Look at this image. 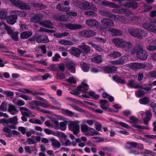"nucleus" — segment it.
<instances>
[{
  "label": "nucleus",
  "instance_id": "nucleus-1",
  "mask_svg": "<svg viewBox=\"0 0 156 156\" xmlns=\"http://www.w3.org/2000/svg\"><path fill=\"white\" fill-rule=\"evenodd\" d=\"M43 15L37 13L34 16L30 19L31 22L34 23H39V24L43 27L48 28H52L53 27L51 26L52 23L49 20H45L41 21L43 18Z\"/></svg>",
  "mask_w": 156,
  "mask_h": 156
},
{
  "label": "nucleus",
  "instance_id": "nucleus-2",
  "mask_svg": "<svg viewBox=\"0 0 156 156\" xmlns=\"http://www.w3.org/2000/svg\"><path fill=\"white\" fill-rule=\"evenodd\" d=\"M132 54H136L139 59L144 60L147 58V53L143 49L142 45L138 44L136 47L131 51Z\"/></svg>",
  "mask_w": 156,
  "mask_h": 156
},
{
  "label": "nucleus",
  "instance_id": "nucleus-3",
  "mask_svg": "<svg viewBox=\"0 0 156 156\" xmlns=\"http://www.w3.org/2000/svg\"><path fill=\"white\" fill-rule=\"evenodd\" d=\"M129 33L132 36L139 39H142L143 37L147 35V34L144 30L140 29L134 28L129 30Z\"/></svg>",
  "mask_w": 156,
  "mask_h": 156
},
{
  "label": "nucleus",
  "instance_id": "nucleus-4",
  "mask_svg": "<svg viewBox=\"0 0 156 156\" xmlns=\"http://www.w3.org/2000/svg\"><path fill=\"white\" fill-rule=\"evenodd\" d=\"M12 4L21 9L30 10L31 9L30 3L24 2L20 0H9Z\"/></svg>",
  "mask_w": 156,
  "mask_h": 156
},
{
  "label": "nucleus",
  "instance_id": "nucleus-5",
  "mask_svg": "<svg viewBox=\"0 0 156 156\" xmlns=\"http://www.w3.org/2000/svg\"><path fill=\"white\" fill-rule=\"evenodd\" d=\"M89 85L87 83L83 82L79 86L76 88V90H73L70 92L71 94L77 95L80 94L79 91H82L84 93L87 92V90L88 89Z\"/></svg>",
  "mask_w": 156,
  "mask_h": 156
},
{
  "label": "nucleus",
  "instance_id": "nucleus-6",
  "mask_svg": "<svg viewBox=\"0 0 156 156\" xmlns=\"http://www.w3.org/2000/svg\"><path fill=\"white\" fill-rule=\"evenodd\" d=\"M69 129L73 131V133L76 135L80 132V126L78 123L74 122H71L69 125Z\"/></svg>",
  "mask_w": 156,
  "mask_h": 156
},
{
  "label": "nucleus",
  "instance_id": "nucleus-7",
  "mask_svg": "<svg viewBox=\"0 0 156 156\" xmlns=\"http://www.w3.org/2000/svg\"><path fill=\"white\" fill-rule=\"evenodd\" d=\"M142 27L153 32L156 33V22L151 23H145L142 25Z\"/></svg>",
  "mask_w": 156,
  "mask_h": 156
},
{
  "label": "nucleus",
  "instance_id": "nucleus-8",
  "mask_svg": "<svg viewBox=\"0 0 156 156\" xmlns=\"http://www.w3.org/2000/svg\"><path fill=\"white\" fill-rule=\"evenodd\" d=\"M102 69L105 73H112L117 71V67L113 66H102Z\"/></svg>",
  "mask_w": 156,
  "mask_h": 156
},
{
  "label": "nucleus",
  "instance_id": "nucleus-9",
  "mask_svg": "<svg viewBox=\"0 0 156 156\" xmlns=\"http://www.w3.org/2000/svg\"><path fill=\"white\" fill-rule=\"evenodd\" d=\"M18 118L17 116H14L12 118H9L7 120L4 118L1 119V122L3 123V125L5 126L4 123L8 124L9 123H13L16 125L18 123Z\"/></svg>",
  "mask_w": 156,
  "mask_h": 156
},
{
  "label": "nucleus",
  "instance_id": "nucleus-10",
  "mask_svg": "<svg viewBox=\"0 0 156 156\" xmlns=\"http://www.w3.org/2000/svg\"><path fill=\"white\" fill-rule=\"evenodd\" d=\"M129 66L133 70H136L138 69L144 68L146 66L143 63L135 62L130 63L129 64Z\"/></svg>",
  "mask_w": 156,
  "mask_h": 156
},
{
  "label": "nucleus",
  "instance_id": "nucleus-11",
  "mask_svg": "<svg viewBox=\"0 0 156 156\" xmlns=\"http://www.w3.org/2000/svg\"><path fill=\"white\" fill-rule=\"evenodd\" d=\"M64 26L66 28L72 30L80 29L82 27L81 25L77 24L67 23L65 24Z\"/></svg>",
  "mask_w": 156,
  "mask_h": 156
},
{
  "label": "nucleus",
  "instance_id": "nucleus-12",
  "mask_svg": "<svg viewBox=\"0 0 156 156\" xmlns=\"http://www.w3.org/2000/svg\"><path fill=\"white\" fill-rule=\"evenodd\" d=\"M80 34L86 37H90L94 36L96 35V33L93 30H85L80 32Z\"/></svg>",
  "mask_w": 156,
  "mask_h": 156
},
{
  "label": "nucleus",
  "instance_id": "nucleus-13",
  "mask_svg": "<svg viewBox=\"0 0 156 156\" xmlns=\"http://www.w3.org/2000/svg\"><path fill=\"white\" fill-rule=\"evenodd\" d=\"M112 41L117 47L122 48L124 41L122 39L115 38L112 39Z\"/></svg>",
  "mask_w": 156,
  "mask_h": 156
},
{
  "label": "nucleus",
  "instance_id": "nucleus-14",
  "mask_svg": "<svg viewBox=\"0 0 156 156\" xmlns=\"http://www.w3.org/2000/svg\"><path fill=\"white\" fill-rule=\"evenodd\" d=\"M53 17L55 20L59 21L65 22L67 20V18L65 15H60L58 13L54 14Z\"/></svg>",
  "mask_w": 156,
  "mask_h": 156
},
{
  "label": "nucleus",
  "instance_id": "nucleus-15",
  "mask_svg": "<svg viewBox=\"0 0 156 156\" xmlns=\"http://www.w3.org/2000/svg\"><path fill=\"white\" fill-rule=\"evenodd\" d=\"M17 19L16 15H12L8 16L6 20L9 24L13 25L16 22Z\"/></svg>",
  "mask_w": 156,
  "mask_h": 156
},
{
  "label": "nucleus",
  "instance_id": "nucleus-16",
  "mask_svg": "<svg viewBox=\"0 0 156 156\" xmlns=\"http://www.w3.org/2000/svg\"><path fill=\"white\" fill-rule=\"evenodd\" d=\"M108 31L113 36H120L122 34V32L121 30L112 28H109Z\"/></svg>",
  "mask_w": 156,
  "mask_h": 156
},
{
  "label": "nucleus",
  "instance_id": "nucleus-17",
  "mask_svg": "<svg viewBox=\"0 0 156 156\" xmlns=\"http://www.w3.org/2000/svg\"><path fill=\"white\" fill-rule=\"evenodd\" d=\"M138 3L135 1L128 2L125 3L124 5V7H127L128 8H131L133 9H136L138 7Z\"/></svg>",
  "mask_w": 156,
  "mask_h": 156
},
{
  "label": "nucleus",
  "instance_id": "nucleus-18",
  "mask_svg": "<svg viewBox=\"0 0 156 156\" xmlns=\"http://www.w3.org/2000/svg\"><path fill=\"white\" fill-rule=\"evenodd\" d=\"M101 23L103 26H113L114 25L112 20L107 18H103L101 19Z\"/></svg>",
  "mask_w": 156,
  "mask_h": 156
},
{
  "label": "nucleus",
  "instance_id": "nucleus-19",
  "mask_svg": "<svg viewBox=\"0 0 156 156\" xmlns=\"http://www.w3.org/2000/svg\"><path fill=\"white\" fill-rule=\"evenodd\" d=\"M66 65L68 69L72 73H76V65L75 63L71 62H67L66 63Z\"/></svg>",
  "mask_w": 156,
  "mask_h": 156
},
{
  "label": "nucleus",
  "instance_id": "nucleus-20",
  "mask_svg": "<svg viewBox=\"0 0 156 156\" xmlns=\"http://www.w3.org/2000/svg\"><path fill=\"white\" fill-rule=\"evenodd\" d=\"M70 53L74 56L78 57L81 54V50L79 48L73 47L70 48L69 50Z\"/></svg>",
  "mask_w": 156,
  "mask_h": 156
},
{
  "label": "nucleus",
  "instance_id": "nucleus-21",
  "mask_svg": "<svg viewBox=\"0 0 156 156\" xmlns=\"http://www.w3.org/2000/svg\"><path fill=\"white\" fill-rule=\"evenodd\" d=\"M33 34L32 32L30 31H26L22 32L20 35V38L22 39L28 38Z\"/></svg>",
  "mask_w": 156,
  "mask_h": 156
},
{
  "label": "nucleus",
  "instance_id": "nucleus-22",
  "mask_svg": "<svg viewBox=\"0 0 156 156\" xmlns=\"http://www.w3.org/2000/svg\"><path fill=\"white\" fill-rule=\"evenodd\" d=\"M100 14L102 16L109 17L110 18H115V16L113 15L105 10H101L99 11Z\"/></svg>",
  "mask_w": 156,
  "mask_h": 156
},
{
  "label": "nucleus",
  "instance_id": "nucleus-23",
  "mask_svg": "<svg viewBox=\"0 0 156 156\" xmlns=\"http://www.w3.org/2000/svg\"><path fill=\"white\" fill-rule=\"evenodd\" d=\"M8 110L9 112L12 115L17 114L18 112V111L16 107L13 105L11 104L9 105Z\"/></svg>",
  "mask_w": 156,
  "mask_h": 156
},
{
  "label": "nucleus",
  "instance_id": "nucleus-24",
  "mask_svg": "<svg viewBox=\"0 0 156 156\" xmlns=\"http://www.w3.org/2000/svg\"><path fill=\"white\" fill-rule=\"evenodd\" d=\"M29 106L33 109L36 108L39 111L40 108L38 107V101L32 100L29 104Z\"/></svg>",
  "mask_w": 156,
  "mask_h": 156
},
{
  "label": "nucleus",
  "instance_id": "nucleus-25",
  "mask_svg": "<svg viewBox=\"0 0 156 156\" xmlns=\"http://www.w3.org/2000/svg\"><path fill=\"white\" fill-rule=\"evenodd\" d=\"M68 123V121L65 120L60 122L57 127V128L61 130L64 131L66 129V126Z\"/></svg>",
  "mask_w": 156,
  "mask_h": 156
},
{
  "label": "nucleus",
  "instance_id": "nucleus-26",
  "mask_svg": "<svg viewBox=\"0 0 156 156\" xmlns=\"http://www.w3.org/2000/svg\"><path fill=\"white\" fill-rule=\"evenodd\" d=\"M85 23L87 25L91 26H95L99 24V23L97 21L91 19L87 20Z\"/></svg>",
  "mask_w": 156,
  "mask_h": 156
},
{
  "label": "nucleus",
  "instance_id": "nucleus-27",
  "mask_svg": "<svg viewBox=\"0 0 156 156\" xmlns=\"http://www.w3.org/2000/svg\"><path fill=\"white\" fill-rule=\"evenodd\" d=\"M50 141L51 142V145L55 148H59L61 146L60 142L58 140L52 137L50 139Z\"/></svg>",
  "mask_w": 156,
  "mask_h": 156
},
{
  "label": "nucleus",
  "instance_id": "nucleus-28",
  "mask_svg": "<svg viewBox=\"0 0 156 156\" xmlns=\"http://www.w3.org/2000/svg\"><path fill=\"white\" fill-rule=\"evenodd\" d=\"M8 12L7 9H2L0 11V19L2 20L6 19L7 17Z\"/></svg>",
  "mask_w": 156,
  "mask_h": 156
},
{
  "label": "nucleus",
  "instance_id": "nucleus-29",
  "mask_svg": "<svg viewBox=\"0 0 156 156\" xmlns=\"http://www.w3.org/2000/svg\"><path fill=\"white\" fill-rule=\"evenodd\" d=\"M102 3L105 6H107L111 8H117L119 7L118 5L113 3L108 2L105 0L103 1Z\"/></svg>",
  "mask_w": 156,
  "mask_h": 156
},
{
  "label": "nucleus",
  "instance_id": "nucleus-30",
  "mask_svg": "<svg viewBox=\"0 0 156 156\" xmlns=\"http://www.w3.org/2000/svg\"><path fill=\"white\" fill-rule=\"evenodd\" d=\"M82 70L84 72H87L89 71L90 66L89 64L86 62H83L80 63Z\"/></svg>",
  "mask_w": 156,
  "mask_h": 156
},
{
  "label": "nucleus",
  "instance_id": "nucleus-31",
  "mask_svg": "<svg viewBox=\"0 0 156 156\" xmlns=\"http://www.w3.org/2000/svg\"><path fill=\"white\" fill-rule=\"evenodd\" d=\"M102 56L101 55H95L92 59V61L97 63H100L102 62Z\"/></svg>",
  "mask_w": 156,
  "mask_h": 156
},
{
  "label": "nucleus",
  "instance_id": "nucleus-32",
  "mask_svg": "<svg viewBox=\"0 0 156 156\" xmlns=\"http://www.w3.org/2000/svg\"><path fill=\"white\" fill-rule=\"evenodd\" d=\"M112 79L118 83H120L122 84L126 83V81L124 80L121 79L118 76H112Z\"/></svg>",
  "mask_w": 156,
  "mask_h": 156
},
{
  "label": "nucleus",
  "instance_id": "nucleus-33",
  "mask_svg": "<svg viewBox=\"0 0 156 156\" xmlns=\"http://www.w3.org/2000/svg\"><path fill=\"white\" fill-rule=\"evenodd\" d=\"M2 131L6 133L5 134L7 137H11L12 136V131L11 129L7 127H4L2 129Z\"/></svg>",
  "mask_w": 156,
  "mask_h": 156
},
{
  "label": "nucleus",
  "instance_id": "nucleus-34",
  "mask_svg": "<svg viewBox=\"0 0 156 156\" xmlns=\"http://www.w3.org/2000/svg\"><path fill=\"white\" fill-rule=\"evenodd\" d=\"M108 103V101L105 99L101 100L100 101L99 104L100 108L105 111L107 107L106 106V104Z\"/></svg>",
  "mask_w": 156,
  "mask_h": 156
},
{
  "label": "nucleus",
  "instance_id": "nucleus-35",
  "mask_svg": "<svg viewBox=\"0 0 156 156\" xmlns=\"http://www.w3.org/2000/svg\"><path fill=\"white\" fill-rule=\"evenodd\" d=\"M79 48H80L86 54L89 53L90 52V48L88 45H83L79 46Z\"/></svg>",
  "mask_w": 156,
  "mask_h": 156
},
{
  "label": "nucleus",
  "instance_id": "nucleus-36",
  "mask_svg": "<svg viewBox=\"0 0 156 156\" xmlns=\"http://www.w3.org/2000/svg\"><path fill=\"white\" fill-rule=\"evenodd\" d=\"M62 114L65 115H67L69 117H72L74 115L73 112L67 109L62 110Z\"/></svg>",
  "mask_w": 156,
  "mask_h": 156
},
{
  "label": "nucleus",
  "instance_id": "nucleus-37",
  "mask_svg": "<svg viewBox=\"0 0 156 156\" xmlns=\"http://www.w3.org/2000/svg\"><path fill=\"white\" fill-rule=\"evenodd\" d=\"M125 58L124 57H122L118 60L112 61V64L113 65H122L124 63V59Z\"/></svg>",
  "mask_w": 156,
  "mask_h": 156
},
{
  "label": "nucleus",
  "instance_id": "nucleus-38",
  "mask_svg": "<svg viewBox=\"0 0 156 156\" xmlns=\"http://www.w3.org/2000/svg\"><path fill=\"white\" fill-rule=\"evenodd\" d=\"M58 43L60 44L65 45H73V42L64 39L58 42Z\"/></svg>",
  "mask_w": 156,
  "mask_h": 156
},
{
  "label": "nucleus",
  "instance_id": "nucleus-39",
  "mask_svg": "<svg viewBox=\"0 0 156 156\" xmlns=\"http://www.w3.org/2000/svg\"><path fill=\"white\" fill-rule=\"evenodd\" d=\"M83 9L88 10L91 9L92 7L90 5H91L90 3L88 2L85 1L82 3Z\"/></svg>",
  "mask_w": 156,
  "mask_h": 156
},
{
  "label": "nucleus",
  "instance_id": "nucleus-40",
  "mask_svg": "<svg viewBox=\"0 0 156 156\" xmlns=\"http://www.w3.org/2000/svg\"><path fill=\"white\" fill-rule=\"evenodd\" d=\"M95 93L94 91H91L88 92V95L94 99L97 100L100 97V95L98 94H95Z\"/></svg>",
  "mask_w": 156,
  "mask_h": 156
},
{
  "label": "nucleus",
  "instance_id": "nucleus-41",
  "mask_svg": "<svg viewBox=\"0 0 156 156\" xmlns=\"http://www.w3.org/2000/svg\"><path fill=\"white\" fill-rule=\"evenodd\" d=\"M33 5L34 7L39 8L40 9H44L47 8L46 5L42 3H34Z\"/></svg>",
  "mask_w": 156,
  "mask_h": 156
},
{
  "label": "nucleus",
  "instance_id": "nucleus-42",
  "mask_svg": "<svg viewBox=\"0 0 156 156\" xmlns=\"http://www.w3.org/2000/svg\"><path fill=\"white\" fill-rule=\"evenodd\" d=\"M127 144L129 145L130 146H126V148L127 149H130L132 148H136L137 143L133 142H129L127 143Z\"/></svg>",
  "mask_w": 156,
  "mask_h": 156
},
{
  "label": "nucleus",
  "instance_id": "nucleus-43",
  "mask_svg": "<svg viewBox=\"0 0 156 156\" xmlns=\"http://www.w3.org/2000/svg\"><path fill=\"white\" fill-rule=\"evenodd\" d=\"M129 119L130 121H128V122L130 123L136 124L139 121V119L135 116L133 115L130 116Z\"/></svg>",
  "mask_w": 156,
  "mask_h": 156
},
{
  "label": "nucleus",
  "instance_id": "nucleus-44",
  "mask_svg": "<svg viewBox=\"0 0 156 156\" xmlns=\"http://www.w3.org/2000/svg\"><path fill=\"white\" fill-rule=\"evenodd\" d=\"M128 85L132 88H137L140 87V86L138 84H136L134 81L133 80H131L129 81Z\"/></svg>",
  "mask_w": 156,
  "mask_h": 156
},
{
  "label": "nucleus",
  "instance_id": "nucleus-45",
  "mask_svg": "<svg viewBox=\"0 0 156 156\" xmlns=\"http://www.w3.org/2000/svg\"><path fill=\"white\" fill-rule=\"evenodd\" d=\"M139 103L142 105H146L149 102V99L147 97H145L139 100Z\"/></svg>",
  "mask_w": 156,
  "mask_h": 156
},
{
  "label": "nucleus",
  "instance_id": "nucleus-46",
  "mask_svg": "<svg viewBox=\"0 0 156 156\" xmlns=\"http://www.w3.org/2000/svg\"><path fill=\"white\" fill-rule=\"evenodd\" d=\"M132 46V44L130 42H127L124 41L122 48H126L127 49H129Z\"/></svg>",
  "mask_w": 156,
  "mask_h": 156
},
{
  "label": "nucleus",
  "instance_id": "nucleus-47",
  "mask_svg": "<svg viewBox=\"0 0 156 156\" xmlns=\"http://www.w3.org/2000/svg\"><path fill=\"white\" fill-rule=\"evenodd\" d=\"M71 106L75 110L80 112L85 113L87 112L86 110H85L76 105H72Z\"/></svg>",
  "mask_w": 156,
  "mask_h": 156
},
{
  "label": "nucleus",
  "instance_id": "nucleus-48",
  "mask_svg": "<svg viewBox=\"0 0 156 156\" xmlns=\"http://www.w3.org/2000/svg\"><path fill=\"white\" fill-rule=\"evenodd\" d=\"M92 129V128L88 127L86 125H81V131L82 133H85L88 132L90 129Z\"/></svg>",
  "mask_w": 156,
  "mask_h": 156
},
{
  "label": "nucleus",
  "instance_id": "nucleus-49",
  "mask_svg": "<svg viewBox=\"0 0 156 156\" xmlns=\"http://www.w3.org/2000/svg\"><path fill=\"white\" fill-rule=\"evenodd\" d=\"M2 23L4 25L5 27V30L7 31V33L10 36L15 31H14L11 28L7 26L3 22H2Z\"/></svg>",
  "mask_w": 156,
  "mask_h": 156
},
{
  "label": "nucleus",
  "instance_id": "nucleus-50",
  "mask_svg": "<svg viewBox=\"0 0 156 156\" xmlns=\"http://www.w3.org/2000/svg\"><path fill=\"white\" fill-rule=\"evenodd\" d=\"M121 55V53L119 51H113L110 55V57L113 58H116L120 56Z\"/></svg>",
  "mask_w": 156,
  "mask_h": 156
},
{
  "label": "nucleus",
  "instance_id": "nucleus-51",
  "mask_svg": "<svg viewBox=\"0 0 156 156\" xmlns=\"http://www.w3.org/2000/svg\"><path fill=\"white\" fill-rule=\"evenodd\" d=\"M132 126L134 127L135 128H137L138 129V131H140L141 130L140 129H148V128L147 127H146L145 126H141L138 124H134Z\"/></svg>",
  "mask_w": 156,
  "mask_h": 156
},
{
  "label": "nucleus",
  "instance_id": "nucleus-52",
  "mask_svg": "<svg viewBox=\"0 0 156 156\" xmlns=\"http://www.w3.org/2000/svg\"><path fill=\"white\" fill-rule=\"evenodd\" d=\"M18 32L15 31L12 34L10 35L12 39L14 41H17L18 39Z\"/></svg>",
  "mask_w": 156,
  "mask_h": 156
},
{
  "label": "nucleus",
  "instance_id": "nucleus-53",
  "mask_svg": "<svg viewBox=\"0 0 156 156\" xmlns=\"http://www.w3.org/2000/svg\"><path fill=\"white\" fill-rule=\"evenodd\" d=\"M115 123L121 126L122 127L127 129H130V127L126 123L122 122H118L115 121Z\"/></svg>",
  "mask_w": 156,
  "mask_h": 156
},
{
  "label": "nucleus",
  "instance_id": "nucleus-54",
  "mask_svg": "<svg viewBox=\"0 0 156 156\" xmlns=\"http://www.w3.org/2000/svg\"><path fill=\"white\" fill-rule=\"evenodd\" d=\"M84 15L86 16H91L93 17H95L97 16L96 13L93 11H86L84 12Z\"/></svg>",
  "mask_w": 156,
  "mask_h": 156
},
{
  "label": "nucleus",
  "instance_id": "nucleus-55",
  "mask_svg": "<svg viewBox=\"0 0 156 156\" xmlns=\"http://www.w3.org/2000/svg\"><path fill=\"white\" fill-rule=\"evenodd\" d=\"M7 106L5 102H2L0 105V110L4 112L7 109Z\"/></svg>",
  "mask_w": 156,
  "mask_h": 156
},
{
  "label": "nucleus",
  "instance_id": "nucleus-56",
  "mask_svg": "<svg viewBox=\"0 0 156 156\" xmlns=\"http://www.w3.org/2000/svg\"><path fill=\"white\" fill-rule=\"evenodd\" d=\"M90 45L91 46H92L93 47H94L96 50L98 51H100L101 49V48L98 46V45L94 44L91 42H89L87 43Z\"/></svg>",
  "mask_w": 156,
  "mask_h": 156
},
{
  "label": "nucleus",
  "instance_id": "nucleus-57",
  "mask_svg": "<svg viewBox=\"0 0 156 156\" xmlns=\"http://www.w3.org/2000/svg\"><path fill=\"white\" fill-rule=\"evenodd\" d=\"M32 94L35 97H36V96H37V95H39L41 96H44V93L41 92H38L37 91H36V90H32Z\"/></svg>",
  "mask_w": 156,
  "mask_h": 156
},
{
  "label": "nucleus",
  "instance_id": "nucleus-58",
  "mask_svg": "<svg viewBox=\"0 0 156 156\" xmlns=\"http://www.w3.org/2000/svg\"><path fill=\"white\" fill-rule=\"evenodd\" d=\"M41 75H38L35 76H31L30 79L32 81H35L41 80Z\"/></svg>",
  "mask_w": 156,
  "mask_h": 156
},
{
  "label": "nucleus",
  "instance_id": "nucleus-59",
  "mask_svg": "<svg viewBox=\"0 0 156 156\" xmlns=\"http://www.w3.org/2000/svg\"><path fill=\"white\" fill-rule=\"evenodd\" d=\"M57 76L58 78L60 80H62L65 78V75L63 73H60L59 71L58 70L57 73Z\"/></svg>",
  "mask_w": 156,
  "mask_h": 156
},
{
  "label": "nucleus",
  "instance_id": "nucleus-60",
  "mask_svg": "<svg viewBox=\"0 0 156 156\" xmlns=\"http://www.w3.org/2000/svg\"><path fill=\"white\" fill-rule=\"evenodd\" d=\"M61 58V57L59 54L56 53L55 54V56L52 57V59L53 61L58 62Z\"/></svg>",
  "mask_w": 156,
  "mask_h": 156
},
{
  "label": "nucleus",
  "instance_id": "nucleus-61",
  "mask_svg": "<svg viewBox=\"0 0 156 156\" xmlns=\"http://www.w3.org/2000/svg\"><path fill=\"white\" fill-rule=\"evenodd\" d=\"M102 150L105 151L111 152L113 151V148L112 147H103L101 148Z\"/></svg>",
  "mask_w": 156,
  "mask_h": 156
},
{
  "label": "nucleus",
  "instance_id": "nucleus-62",
  "mask_svg": "<svg viewBox=\"0 0 156 156\" xmlns=\"http://www.w3.org/2000/svg\"><path fill=\"white\" fill-rule=\"evenodd\" d=\"M66 81L69 83L73 84H75L76 82L75 79L73 77H72L66 79Z\"/></svg>",
  "mask_w": 156,
  "mask_h": 156
},
{
  "label": "nucleus",
  "instance_id": "nucleus-63",
  "mask_svg": "<svg viewBox=\"0 0 156 156\" xmlns=\"http://www.w3.org/2000/svg\"><path fill=\"white\" fill-rule=\"evenodd\" d=\"M139 88L144 89L146 91H149L151 89V85H149L144 87L143 86H141Z\"/></svg>",
  "mask_w": 156,
  "mask_h": 156
},
{
  "label": "nucleus",
  "instance_id": "nucleus-64",
  "mask_svg": "<svg viewBox=\"0 0 156 156\" xmlns=\"http://www.w3.org/2000/svg\"><path fill=\"white\" fill-rule=\"evenodd\" d=\"M146 48L149 51H153L156 49V46L149 45L146 46Z\"/></svg>",
  "mask_w": 156,
  "mask_h": 156
}]
</instances>
